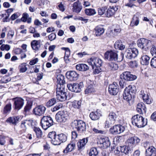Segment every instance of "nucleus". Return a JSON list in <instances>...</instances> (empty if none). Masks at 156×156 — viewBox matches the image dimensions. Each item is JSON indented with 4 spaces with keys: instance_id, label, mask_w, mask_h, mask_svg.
<instances>
[{
    "instance_id": "79ce46f5",
    "label": "nucleus",
    "mask_w": 156,
    "mask_h": 156,
    "mask_svg": "<svg viewBox=\"0 0 156 156\" xmlns=\"http://www.w3.org/2000/svg\"><path fill=\"white\" fill-rule=\"evenodd\" d=\"M59 140L60 141L61 144L62 143L65 142L67 139V136L66 135L63 133L58 135Z\"/></svg>"
},
{
    "instance_id": "7c9ffc66",
    "label": "nucleus",
    "mask_w": 156,
    "mask_h": 156,
    "mask_svg": "<svg viewBox=\"0 0 156 156\" xmlns=\"http://www.w3.org/2000/svg\"><path fill=\"white\" fill-rule=\"evenodd\" d=\"M94 30L95 31V34L96 36H100L103 34L105 31L104 28L101 26H98L96 27Z\"/></svg>"
},
{
    "instance_id": "f3484780",
    "label": "nucleus",
    "mask_w": 156,
    "mask_h": 156,
    "mask_svg": "<svg viewBox=\"0 0 156 156\" xmlns=\"http://www.w3.org/2000/svg\"><path fill=\"white\" fill-rule=\"evenodd\" d=\"M46 108L43 106L39 105L35 107L33 110L34 113L36 115L40 116L43 114L46 111Z\"/></svg>"
},
{
    "instance_id": "2eb2a0df",
    "label": "nucleus",
    "mask_w": 156,
    "mask_h": 156,
    "mask_svg": "<svg viewBox=\"0 0 156 156\" xmlns=\"http://www.w3.org/2000/svg\"><path fill=\"white\" fill-rule=\"evenodd\" d=\"M57 88L58 90L59 89H64L65 88L64 84L65 81L64 80V77L61 74H59L57 76Z\"/></svg>"
},
{
    "instance_id": "6e6552de",
    "label": "nucleus",
    "mask_w": 156,
    "mask_h": 156,
    "mask_svg": "<svg viewBox=\"0 0 156 156\" xmlns=\"http://www.w3.org/2000/svg\"><path fill=\"white\" fill-rule=\"evenodd\" d=\"M140 139L137 136H134L129 137L127 140L126 144L129 148L135 147L140 142Z\"/></svg>"
},
{
    "instance_id": "c85d7f7f",
    "label": "nucleus",
    "mask_w": 156,
    "mask_h": 156,
    "mask_svg": "<svg viewBox=\"0 0 156 156\" xmlns=\"http://www.w3.org/2000/svg\"><path fill=\"white\" fill-rule=\"evenodd\" d=\"M31 45L33 50L37 51L41 47L40 41L34 40L31 42Z\"/></svg>"
},
{
    "instance_id": "c9c22d12",
    "label": "nucleus",
    "mask_w": 156,
    "mask_h": 156,
    "mask_svg": "<svg viewBox=\"0 0 156 156\" xmlns=\"http://www.w3.org/2000/svg\"><path fill=\"white\" fill-rule=\"evenodd\" d=\"M27 126V127L30 126L33 128L37 125V123L35 121L32 119L26 120H24Z\"/></svg>"
},
{
    "instance_id": "cd10ccee",
    "label": "nucleus",
    "mask_w": 156,
    "mask_h": 156,
    "mask_svg": "<svg viewBox=\"0 0 156 156\" xmlns=\"http://www.w3.org/2000/svg\"><path fill=\"white\" fill-rule=\"evenodd\" d=\"M156 153V149L153 146L149 147L146 150V156H151L153 154H155Z\"/></svg>"
},
{
    "instance_id": "ea45409f",
    "label": "nucleus",
    "mask_w": 156,
    "mask_h": 156,
    "mask_svg": "<svg viewBox=\"0 0 156 156\" xmlns=\"http://www.w3.org/2000/svg\"><path fill=\"white\" fill-rule=\"evenodd\" d=\"M85 12L87 15L90 16L94 15L96 13L95 10L93 9H86Z\"/></svg>"
},
{
    "instance_id": "0eeeda50",
    "label": "nucleus",
    "mask_w": 156,
    "mask_h": 156,
    "mask_svg": "<svg viewBox=\"0 0 156 156\" xmlns=\"http://www.w3.org/2000/svg\"><path fill=\"white\" fill-rule=\"evenodd\" d=\"M138 54V51L135 48H129L126 50L125 55L126 57L132 59L136 57Z\"/></svg>"
},
{
    "instance_id": "864d4df0",
    "label": "nucleus",
    "mask_w": 156,
    "mask_h": 156,
    "mask_svg": "<svg viewBox=\"0 0 156 156\" xmlns=\"http://www.w3.org/2000/svg\"><path fill=\"white\" fill-rule=\"evenodd\" d=\"M150 65L152 68H156V56H154L151 60Z\"/></svg>"
},
{
    "instance_id": "58836bf2",
    "label": "nucleus",
    "mask_w": 156,
    "mask_h": 156,
    "mask_svg": "<svg viewBox=\"0 0 156 156\" xmlns=\"http://www.w3.org/2000/svg\"><path fill=\"white\" fill-rule=\"evenodd\" d=\"M33 129V130L36 133L37 137L39 138L41 137L42 135V133L40 128L35 126Z\"/></svg>"
},
{
    "instance_id": "c03bdc74",
    "label": "nucleus",
    "mask_w": 156,
    "mask_h": 156,
    "mask_svg": "<svg viewBox=\"0 0 156 156\" xmlns=\"http://www.w3.org/2000/svg\"><path fill=\"white\" fill-rule=\"evenodd\" d=\"M144 101L148 104H150L151 103V99L147 94H144L142 96Z\"/></svg>"
},
{
    "instance_id": "de8ad7c7",
    "label": "nucleus",
    "mask_w": 156,
    "mask_h": 156,
    "mask_svg": "<svg viewBox=\"0 0 156 156\" xmlns=\"http://www.w3.org/2000/svg\"><path fill=\"white\" fill-rule=\"evenodd\" d=\"M19 69L20 72L24 73L27 70V68L26 67L25 63L21 64L19 66Z\"/></svg>"
},
{
    "instance_id": "a18cd8bd",
    "label": "nucleus",
    "mask_w": 156,
    "mask_h": 156,
    "mask_svg": "<svg viewBox=\"0 0 156 156\" xmlns=\"http://www.w3.org/2000/svg\"><path fill=\"white\" fill-rule=\"evenodd\" d=\"M98 154V152L96 148H92L90 150L89 153L90 156H96Z\"/></svg>"
},
{
    "instance_id": "5fc2aeb1",
    "label": "nucleus",
    "mask_w": 156,
    "mask_h": 156,
    "mask_svg": "<svg viewBox=\"0 0 156 156\" xmlns=\"http://www.w3.org/2000/svg\"><path fill=\"white\" fill-rule=\"evenodd\" d=\"M31 106L32 105L30 104L27 103L24 108V112L26 113L29 112L31 108Z\"/></svg>"
},
{
    "instance_id": "69168bd1",
    "label": "nucleus",
    "mask_w": 156,
    "mask_h": 156,
    "mask_svg": "<svg viewBox=\"0 0 156 156\" xmlns=\"http://www.w3.org/2000/svg\"><path fill=\"white\" fill-rule=\"evenodd\" d=\"M65 51L64 58L66 59V58H69L70 55V50L68 48H65Z\"/></svg>"
},
{
    "instance_id": "6ab92c4d",
    "label": "nucleus",
    "mask_w": 156,
    "mask_h": 156,
    "mask_svg": "<svg viewBox=\"0 0 156 156\" xmlns=\"http://www.w3.org/2000/svg\"><path fill=\"white\" fill-rule=\"evenodd\" d=\"M140 18V15L139 13H136L133 16L130 23V25L132 27L137 26L139 24Z\"/></svg>"
},
{
    "instance_id": "13d9d810",
    "label": "nucleus",
    "mask_w": 156,
    "mask_h": 156,
    "mask_svg": "<svg viewBox=\"0 0 156 156\" xmlns=\"http://www.w3.org/2000/svg\"><path fill=\"white\" fill-rule=\"evenodd\" d=\"M92 130L95 133L103 134L104 131L100 130L98 127L94 128L92 129Z\"/></svg>"
},
{
    "instance_id": "052dcab7",
    "label": "nucleus",
    "mask_w": 156,
    "mask_h": 156,
    "mask_svg": "<svg viewBox=\"0 0 156 156\" xmlns=\"http://www.w3.org/2000/svg\"><path fill=\"white\" fill-rule=\"evenodd\" d=\"M29 16L27 13H24L22 17L21 18V20L24 22H27V20Z\"/></svg>"
},
{
    "instance_id": "6e6d98bb",
    "label": "nucleus",
    "mask_w": 156,
    "mask_h": 156,
    "mask_svg": "<svg viewBox=\"0 0 156 156\" xmlns=\"http://www.w3.org/2000/svg\"><path fill=\"white\" fill-rule=\"evenodd\" d=\"M121 31V28L119 25H117L114 28L113 33H114L115 34H117L119 33Z\"/></svg>"
},
{
    "instance_id": "680f3d73",
    "label": "nucleus",
    "mask_w": 156,
    "mask_h": 156,
    "mask_svg": "<svg viewBox=\"0 0 156 156\" xmlns=\"http://www.w3.org/2000/svg\"><path fill=\"white\" fill-rule=\"evenodd\" d=\"M151 53L152 56L156 55V46L152 45L151 49Z\"/></svg>"
},
{
    "instance_id": "20e7f679",
    "label": "nucleus",
    "mask_w": 156,
    "mask_h": 156,
    "mask_svg": "<svg viewBox=\"0 0 156 156\" xmlns=\"http://www.w3.org/2000/svg\"><path fill=\"white\" fill-rule=\"evenodd\" d=\"M41 123L42 128L46 130L53 125V122L51 117L44 116L41 120Z\"/></svg>"
},
{
    "instance_id": "9b49d317",
    "label": "nucleus",
    "mask_w": 156,
    "mask_h": 156,
    "mask_svg": "<svg viewBox=\"0 0 156 156\" xmlns=\"http://www.w3.org/2000/svg\"><path fill=\"white\" fill-rule=\"evenodd\" d=\"M14 102V109L19 110L23 106L24 104V100L22 98L16 97L12 99Z\"/></svg>"
},
{
    "instance_id": "f8f14e48",
    "label": "nucleus",
    "mask_w": 156,
    "mask_h": 156,
    "mask_svg": "<svg viewBox=\"0 0 156 156\" xmlns=\"http://www.w3.org/2000/svg\"><path fill=\"white\" fill-rule=\"evenodd\" d=\"M65 91V89H61L58 90V88H56V98L57 99L60 101H64L67 99V93Z\"/></svg>"
},
{
    "instance_id": "412c9836",
    "label": "nucleus",
    "mask_w": 156,
    "mask_h": 156,
    "mask_svg": "<svg viewBox=\"0 0 156 156\" xmlns=\"http://www.w3.org/2000/svg\"><path fill=\"white\" fill-rule=\"evenodd\" d=\"M82 9V6L78 1L74 2L73 5L72 10L73 12L78 13L80 12Z\"/></svg>"
},
{
    "instance_id": "37998d69",
    "label": "nucleus",
    "mask_w": 156,
    "mask_h": 156,
    "mask_svg": "<svg viewBox=\"0 0 156 156\" xmlns=\"http://www.w3.org/2000/svg\"><path fill=\"white\" fill-rule=\"evenodd\" d=\"M20 119V117L19 116L10 117V123H12L14 125H16L19 122Z\"/></svg>"
},
{
    "instance_id": "4c0bfd02",
    "label": "nucleus",
    "mask_w": 156,
    "mask_h": 156,
    "mask_svg": "<svg viewBox=\"0 0 156 156\" xmlns=\"http://www.w3.org/2000/svg\"><path fill=\"white\" fill-rule=\"evenodd\" d=\"M133 96L132 94H130L124 90L123 94V97L124 100L129 101L131 99Z\"/></svg>"
},
{
    "instance_id": "5701e85b",
    "label": "nucleus",
    "mask_w": 156,
    "mask_h": 156,
    "mask_svg": "<svg viewBox=\"0 0 156 156\" xmlns=\"http://www.w3.org/2000/svg\"><path fill=\"white\" fill-rule=\"evenodd\" d=\"M88 139L87 138H83L82 139L80 140L77 144L78 150H80L83 149L84 148L85 145Z\"/></svg>"
},
{
    "instance_id": "4468645a",
    "label": "nucleus",
    "mask_w": 156,
    "mask_h": 156,
    "mask_svg": "<svg viewBox=\"0 0 156 156\" xmlns=\"http://www.w3.org/2000/svg\"><path fill=\"white\" fill-rule=\"evenodd\" d=\"M125 127L120 125H117L110 129V132L113 134H119L123 132L125 130Z\"/></svg>"
},
{
    "instance_id": "c756f323",
    "label": "nucleus",
    "mask_w": 156,
    "mask_h": 156,
    "mask_svg": "<svg viewBox=\"0 0 156 156\" xmlns=\"http://www.w3.org/2000/svg\"><path fill=\"white\" fill-rule=\"evenodd\" d=\"M76 68L80 71H84L87 70L89 68L87 65L85 64H79L76 65Z\"/></svg>"
},
{
    "instance_id": "72a5a7b5",
    "label": "nucleus",
    "mask_w": 156,
    "mask_h": 156,
    "mask_svg": "<svg viewBox=\"0 0 156 156\" xmlns=\"http://www.w3.org/2000/svg\"><path fill=\"white\" fill-rule=\"evenodd\" d=\"M75 147L74 144H69L67 145L66 149L63 150V152L64 153H67L69 152H71L74 149Z\"/></svg>"
},
{
    "instance_id": "393cba45",
    "label": "nucleus",
    "mask_w": 156,
    "mask_h": 156,
    "mask_svg": "<svg viewBox=\"0 0 156 156\" xmlns=\"http://www.w3.org/2000/svg\"><path fill=\"white\" fill-rule=\"evenodd\" d=\"M100 144H102L104 148H107L110 145V141L107 137L101 138L100 140Z\"/></svg>"
},
{
    "instance_id": "bf43d9fd",
    "label": "nucleus",
    "mask_w": 156,
    "mask_h": 156,
    "mask_svg": "<svg viewBox=\"0 0 156 156\" xmlns=\"http://www.w3.org/2000/svg\"><path fill=\"white\" fill-rule=\"evenodd\" d=\"M129 65L132 68L136 67L138 66V62L136 61H131L129 62Z\"/></svg>"
},
{
    "instance_id": "f03ea898",
    "label": "nucleus",
    "mask_w": 156,
    "mask_h": 156,
    "mask_svg": "<svg viewBox=\"0 0 156 156\" xmlns=\"http://www.w3.org/2000/svg\"><path fill=\"white\" fill-rule=\"evenodd\" d=\"M71 126L79 133H84L86 130L85 123L81 120H74L71 123Z\"/></svg>"
},
{
    "instance_id": "0e129e2a",
    "label": "nucleus",
    "mask_w": 156,
    "mask_h": 156,
    "mask_svg": "<svg viewBox=\"0 0 156 156\" xmlns=\"http://www.w3.org/2000/svg\"><path fill=\"white\" fill-rule=\"evenodd\" d=\"M62 106L61 104H58L56 105L55 106L51 109V110L52 112H55L59 110Z\"/></svg>"
},
{
    "instance_id": "49530a36",
    "label": "nucleus",
    "mask_w": 156,
    "mask_h": 156,
    "mask_svg": "<svg viewBox=\"0 0 156 156\" xmlns=\"http://www.w3.org/2000/svg\"><path fill=\"white\" fill-rule=\"evenodd\" d=\"M95 57H92L88 60V63L89 65L91 66L92 68L94 69L95 66Z\"/></svg>"
},
{
    "instance_id": "f704fd0d",
    "label": "nucleus",
    "mask_w": 156,
    "mask_h": 156,
    "mask_svg": "<svg viewBox=\"0 0 156 156\" xmlns=\"http://www.w3.org/2000/svg\"><path fill=\"white\" fill-rule=\"evenodd\" d=\"M95 91V90L94 86L92 85H90L87 87L85 90V93L86 94H90L94 92Z\"/></svg>"
},
{
    "instance_id": "f257e3e1",
    "label": "nucleus",
    "mask_w": 156,
    "mask_h": 156,
    "mask_svg": "<svg viewBox=\"0 0 156 156\" xmlns=\"http://www.w3.org/2000/svg\"><path fill=\"white\" fill-rule=\"evenodd\" d=\"M131 120L132 124L139 128L144 126L147 123V119L139 115L133 116Z\"/></svg>"
},
{
    "instance_id": "2f4dec72",
    "label": "nucleus",
    "mask_w": 156,
    "mask_h": 156,
    "mask_svg": "<svg viewBox=\"0 0 156 156\" xmlns=\"http://www.w3.org/2000/svg\"><path fill=\"white\" fill-rule=\"evenodd\" d=\"M114 47L116 49L121 50L124 49L125 48V45L120 40H118L115 42Z\"/></svg>"
},
{
    "instance_id": "4be33fe9",
    "label": "nucleus",
    "mask_w": 156,
    "mask_h": 156,
    "mask_svg": "<svg viewBox=\"0 0 156 156\" xmlns=\"http://www.w3.org/2000/svg\"><path fill=\"white\" fill-rule=\"evenodd\" d=\"M101 116V112L98 110L92 112L90 114V117L91 119L94 121L98 119Z\"/></svg>"
},
{
    "instance_id": "aec40b11",
    "label": "nucleus",
    "mask_w": 156,
    "mask_h": 156,
    "mask_svg": "<svg viewBox=\"0 0 156 156\" xmlns=\"http://www.w3.org/2000/svg\"><path fill=\"white\" fill-rule=\"evenodd\" d=\"M117 10V9L116 6H110L107 9L105 15L107 17H111L115 14Z\"/></svg>"
},
{
    "instance_id": "9d476101",
    "label": "nucleus",
    "mask_w": 156,
    "mask_h": 156,
    "mask_svg": "<svg viewBox=\"0 0 156 156\" xmlns=\"http://www.w3.org/2000/svg\"><path fill=\"white\" fill-rule=\"evenodd\" d=\"M48 137L51 139V142L53 144L58 145L61 144L58 135L56 134L55 132H50L48 135Z\"/></svg>"
},
{
    "instance_id": "ddd939ff",
    "label": "nucleus",
    "mask_w": 156,
    "mask_h": 156,
    "mask_svg": "<svg viewBox=\"0 0 156 156\" xmlns=\"http://www.w3.org/2000/svg\"><path fill=\"white\" fill-rule=\"evenodd\" d=\"M120 77L121 79H123L128 81H133L137 78V76L136 75L131 74L130 72L129 71L123 72L120 75Z\"/></svg>"
},
{
    "instance_id": "774afa93",
    "label": "nucleus",
    "mask_w": 156,
    "mask_h": 156,
    "mask_svg": "<svg viewBox=\"0 0 156 156\" xmlns=\"http://www.w3.org/2000/svg\"><path fill=\"white\" fill-rule=\"evenodd\" d=\"M111 151H112V152L117 156H119L120 154H121V152L117 148H116L114 151L113 150V148H112Z\"/></svg>"
},
{
    "instance_id": "3c124183",
    "label": "nucleus",
    "mask_w": 156,
    "mask_h": 156,
    "mask_svg": "<svg viewBox=\"0 0 156 156\" xmlns=\"http://www.w3.org/2000/svg\"><path fill=\"white\" fill-rule=\"evenodd\" d=\"M56 103V101L55 98H53L50 99L46 103V105L48 107H51L54 105Z\"/></svg>"
},
{
    "instance_id": "603ef678",
    "label": "nucleus",
    "mask_w": 156,
    "mask_h": 156,
    "mask_svg": "<svg viewBox=\"0 0 156 156\" xmlns=\"http://www.w3.org/2000/svg\"><path fill=\"white\" fill-rule=\"evenodd\" d=\"M128 147L123 146L121 147V153H123L126 154H128L129 151V149H128Z\"/></svg>"
},
{
    "instance_id": "4d7b16f0",
    "label": "nucleus",
    "mask_w": 156,
    "mask_h": 156,
    "mask_svg": "<svg viewBox=\"0 0 156 156\" xmlns=\"http://www.w3.org/2000/svg\"><path fill=\"white\" fill-rule=\"evenodd\" d=\"M9 9H8L7 10V14H3L2 15V17H4L5 16V18H4L3 19V21L4 22H7L8 21H9V12H8V11H9Z\"/></svg>"
},
{
    "instance_id": "a19ab883",
    "label": "nucleus",
    "mask_w": 156,
    "mask_h": 156,
    "mask_svg": "<svg viewBox=\"0 0 156 156\" xmlns=\"http://www.w3.org/2000/svg\"><path fill=\"white\" fill-rule=\"evenodd\" d=\"M81 101H75L72 103V107L75 108L79 109V108L81 105Z\"/></svg>"
},
{
    "instance_id": "e433bc0d",
    "label": "nucleus",
    "mask_w": 156,
    "mask_h": 156,
    "mask_svg": "<svg viewBox=\"0 0 156 156\" xmlns=\"http://www.w3.org/2000/svg\"><path fill=\"white\" fill-rule=\"evenodd\" d=\"M108 117L110 121L115 122L117 118V115L115 112H110Z\"/></svg>"
},
{
    "instance_id": "7ed1b4c3",
    "label": "nucleus",
    "mask_w": 156,
    "mask_h": 156,
    "mask_svg": "<svg viewBox=\"0 0 156 156\" xmlns=\"http://www.w3.org/2000/svg\"><path fill=\"white\" fill-rule=\"evenodd\" d=\"M152 44L151 41L145 38H141L137 41V45L143 50L147 51Z\"/></svg>"
},
{
    "instance_id": "423d86ee",
    "label": "nucleus",
    "mask_w": 156,
    "mask_h": 156,
    "mask_svg": "<svg viewBox=\"0 0 156 156\" xmlns=\"http://www.w3.org/2000/svg\"><path fill=\"white\" fill-rule=\"evenodd\" d=\"M68 118V115L66 111H59L55 115V119L58 122H65Z\"/></svg>"
},
{
    "instance_id": "8fccbe9b",
    "label": "nucleus",
    "mask_w": 156,
    "mask_h": 156,
    "mask_svg": "<svg viewBox=\"0 0 156 156\" xmlns=\"http://www.w3.org/2000/svg\"><path fill=\"white\" fill-rule=\"evenodd\" d=\"M102 64V61L98 58L95 57V66L96 67H99Z\"/></svg>"
},
{
    "instance_id": "473e14b6",
    "label": "nucleus",
    "mask_w": 156,
    "mask_h": 156,
    "mask_svg": "<svg viewBox=\"0 0 156 156\" xmlns=\"http://www.w3.org/2000/svg\"><path fill=\"white\" fill-rule=\"evenodd\" d=\"M125 90L130 94H132L133 96H134V94L136 93V91L135 86L132 85L129 86L125 88Z\"/></svg>"
},
{
    "instance_id": "dca6fc26",
    "label": "nucleus",
    "mask_w": 156,
    "mask_h": 156,
    "mask_svg": "<svg viewBox=\"0 0 156 156\" xmlns=\"http://www.w3.org/2000/svg\"><path fill=\"white\" fill-rule=\"evenodd\" d=\"M119 87L116 82H113L112 84L109 85L108 91L112 95H116L119 91Z\"/></svg>"
},
{
    "instance_id": "a878e982",
    "label": "nucleus",
    "mask_w": 156,
    "mask_h": 156,
    "mask_svg": "<svg viewBox=\"0 0 156 156\" xmlns=\"http://www.w3.org/2000/svg\"><path fill=\"white\" fill-rule=\"evenodd\" d=\"M150 58L147 55L143 54L141 58L140 63L143 65H147L149 63Z\"/></svg>"
},
{
    "instance_id": "e2e57ef3",
    "label": "nucleus",
    "mask_w": 156,
    "mask_h": 156,
    "mask_svg": "<svg viewBox=\"0 0 156 156\" xmlns=\"http://www.w3.org/2000/svg\"><path fill=\"white\" fill-rule=\"evenodd\" d=\"M0 49L2 51H8L10 49V46L8 44H3L1 46Z\"/></svg>"
},
{
    "instance_id": "b1692460",
    "label": "nucleus",
    "mask_w": 156,
    "mask_h": 156,
    "mask_svg": "<svg viewBox=\"0 0 156 156\" xmlns=\"http://www.w3.org/2000/svg\"><path fill=\"white\" fill-rule=\"evenodd\" d=\"M136 111L140 114L146 113V108L145 105L143 103H138L137 105Z\"/></svg>"
},
{
    "instance_id": "bb28decb",
    "label": "nucleus",
    "mask_w": 156,
    "mask_h": 156,
    "mask_svg": "<svg viewBox=\"0 0 156 156\" xmlns=\"http://www.w3.org/2000/svg\"><path fill=\"white\" fill-rule=\"evenodd\" d=\"M107 67L108 70L115 71L118 69L119 66L117 64L114 62H110L107 64Z\"/></svg>"
},
{
    "instance_id": "39448f33",
    "label": "nucleus",
    "mask_w": 156,
    "mask_h": 156,
    "mask_svg": "<svg viewBox=\"0 0 156 156\" xmlns=\"http://www.w3.org/2000/svg\"><path fill=\"white\" fill-rule=\"evenodd\" d=\"M68 89L70 91L75 92H79L82 88L83 87V82H81L79 83H73V84H68L67 85Z\"/></svg>"
},
{
    "instance_id": "338daca9",
    "label": "nucleus",
    "mask_w": 156,
    "mask_h": 156,
    "mask_svg": "<svg viewBox=\"0 0 156 156\" xmlns=\"http://www.w3.org/2000/svg\"><path fill=\"white\" fill-rule=\"evenodd\" d=\"M27 127V126L26 124L25 121L22 122L21 125V128L25 132Z\"/></svg>"
},
{
    "instance_id": "a211bd4d",
    "label": "nucleus",
    "mask_w": 156,
    "mask_h": 156,
    "mask_svg": "<svg viewBox=\"0 0 156 156\" xmlns=\"http://www.w3.org/2000/svg\"><path fill=\"white\" fill-rule=\"evenodd\" d=\"M66 75L68 79L71 81H76L78 78V74L75 71H69L66 72Z\"/></svg>"
},
{
    "instance_id": "1a4fd4ad",
    "label": "nucleus",
    "mask_w": 156,
    "mask_h": 156,
    "mask_svg": "<svg viewBox=\"0 0 156 156\" xmlns=\"http://www.w3.org/2000/svg\"><path fill=\"white\" fill-rule=\"evenodd\" d=\"M118 56L116 52L111 50L107 51L104 55L105 58L110 61L117 60Z\"/></svg>"
},
{
    "instance_id": "09e8293b",
    "label": "nucleus",
    "mask_w": 156,
    "mask_h": 156,
    "mask_svg": "<svg viewBox=\"0 0 156 156\" xmlns=\"http://www.w3.org/2000/svg\"><path fill=\"white\" fill-rule=\"evenodd\" d=\"M107 9L106 6L99 8L98 9V13L99 15L102 16L105 13L106 10Z\"/></svg>"
}]
</instances>
